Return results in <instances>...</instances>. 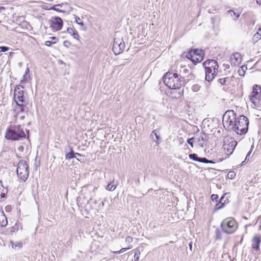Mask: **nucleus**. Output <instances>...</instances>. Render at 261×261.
Listing matches in <instances>:
<instances>
[{
	"instance_id": "1",
	"label": "nucleus",
	"mask_w": 261,
	"mask_h": 261,
	"mask_svg": "<svg viewBox=\"0 0 261 261\" xmlns=\"http://www.w3.org/2000/svg\"><path fill=\"white\" fill-rule=\"evenodd\" d=\"M5 138L10 141H18L25 138V134L20 125H10L7 129Z\"/></svg>"
},
{
	"instance_id": "2",
	"label": "nucleus",
	"mask_w": 261,
	"mask_h": 261,
	"mask_svg": "<svg viewBox=\"0 0 261 261\" xmlns=\"http://www.w3.org/2000/svg\"><path fill=\"white\" fill-rule=\"evenodd\" d=\"M163 82L168 88L174 90L180 89V84L178 83L179 74L176 70L171 69L164 75Z\"/></svg>"
},
{
	"instance_id": "3",
	"label": "nucleus",
	"mask_w": 261,
	"mask_h": 261,
	"mask_svg": "<svg viewBox=\"0 0 261 261\" xmlns=\"http://www.w3.org/2000/svg\"><path fill=\"white\" fill-rule=\"evenodd\" d=\"M249 123L248 118L241 115L237 119L232 130L238 135H245L248 132Z\"/></svg>"
},
{
	"instance_id": "4",
	"label": "nucleus",
	"mask_w": 261,
	"mask_h": 261,
	"mask_svg": "<svg viewBox=\"0 0 261 261\" xmlns=\"http://www.w3.org/2000/svg\"><path fill=\"white\" fill-rule=\"evenodd\" d=\"M221 227L225 233L231 234L237 229L238 224L233 218L228 217L222 221Z\"/></svg>"
},
{
	"instance_id": "5",
	"label": "nucleus",
	"mask_w": 261,
	"mask_h": 261,
	"mask_svg": "<svg viewBox=\"0 0 261 261\" xmlns=\"http://www.w3.org/2000/svg\"><path fill=\"white\" fill-rule=\"evenodd\" d=\"M237 115L233 110L227 111L223 116V124L228 130H232L237 120Z\"/></svg>"
},
{
	"instance_id": "6",
	"label": "nucleus",
	"mask_w": 261,
	"mask_h": 261,
	"mask_svg": "<svg viewBox=\"0 0 261 261\" xmlns=\"http://www.w3.org/2000/svg\"><path fill=\"white\" fill-rule=\"evenodd\" d=\"M16 172L21 180L25 181L28 179L29 175V166L25 161L22 160L19 161Z\"/></svg>"
},
{
	"instance_id": "7",
	"label": "nucleus",
	"mask_w": 261,
	"mask_h": 261,
	"mask_svg": "<svg viewBox=\"0 0 261 261\" xmlns=\"http://www.w3.org/2000/svg\"><path fill=\"white\" fill-rule=\"evenodd\" d=\"M204 51L201 49H192L186 55V57L190 59L193 64H196L201 62L203 59Z\"/></svg>"
},
{
	"instance_id": "8",
	"label": "nucleus",
	"mask_w": 261,
	"mask_h": 261,
	"mask_svg": "<svg viewBox=\"0 0 261 261\" xmlns=\"http://www.w3.org/2000/svg\"><path fill=\"white\" fill-rule=\"evenodd\" d=\"M251 102L256 107L261 106V87L258 85L253 86L251 94L249 96Z\"/></svg>"
},
{
	"instance_id": "9",
	"label": "nucleus",
	"mask_w": 261,
	"mask_h": 261,
	"mask_svg": "<svg viewBox=\"0 0 261 261\" xmlns=\"http://www.w3.org/2000/svg\"><path fill=\"white\" fill-rule=\"evenodd\" d=\"M237 142L232 138L225 139L224 141L223 148L225 153L228 156L233 152Z\"/></svg>"
},
{
	"instance_id": "10",
	"label": "nucleus",
	"mask_w": 261,
	"mask_h": 261,
	"mask_svg": "<svg viewBox=\"0 0 261 261\" xmlns=\"http://www.w3.org/2000/svg\"><path fill=\"white\" fill-rule=\"evenodd\" d=\"M23 88L24 87L21 85H17L16 86L14 92V98L16 103L28 102L24 97L23 90H21V89Z\"/></svg>"
},
{
	"instance_id": "11",
	"label": "nucleus",
	"mask_w": 261,
	"mask_h": 261,
	"mask_svg": "<svg viewBox=\"0 0 261 261\" xmlns=\"http://www.w3.org/2000/svg\"><path fill=\"white\" fill-rule=\"evenodd\" d=\"M125 48V43L122 38H115L114 39L113 51L115 55L120 54Z\"/></svg>"
},
{
	"instance_id": "12",
	"label": "nucleus",
	"mask_w": 261,
	"mask_h": 261,
	"mask_svg": "<svg viewBox=\"0 0 261 261\" xmlns=\"http://www.w3.org/2000/svg\"><path fill=\"white\" fill-rule=\"evenodd\" d=\"M205 69H210L214 71V73H218L219 65L216 60L213 59L207 60L203 63Z\"/></svg>"
},
{
	"instance_id": "13",
	"label": "nucleus",
	"mask_w": 261,
	"mask_h": 261,
	"mask_svg": "<svg viewBox=\"0 0 261 261\" xmlns=\"http://www.w3.org/2000/svg\"><path fill=\"white\" fill-rule=\"evenodd\" d=\"M49 23L50 27L55 31H59L63 27V20L60 17L58 16L53 17L51 20H50Z\"/></svg>"
},
{
	"instance_id": "14",
	"label": "nucleus",
	"mask_w": 261,
	"mask_h": 261,
	"mask_svg": "<svg viewBox=\"0 0 261 261\" xmlns=\"http://www.w3.org/2000/svg\"><path fill=\"white\" fill-rule=\"evenodd\" d=\"M76 156L81 157L80 159L76 158L77 160H78L79 161L83 163L85 162V158L84 156H83L79 153H74L73 148L72 147H70V151L66 154V159L70 160L74 158H76Z\"/></svg>"
},
{
	"instance_id": "15",
	"label": "nucleus",
	"mask_w": 261,
	"mask_h": 261,
	"mask_svg": "<svg viewBox=\"0 0 261 261\" xmlns=\"http://www.w3.org/2000/svg\"><path fill=\"white\" fill-rule=\"evenodd\" d=\"M189 158L194 161L203 163H214L211 160H208L205 158L199 157L196 153H191L189 154Z\"/></svg>"
},
{
	"instance_id": "16",
	"label": "nucleus",
	"mask_w": 261,
	"mask_h": 261,
	"mask_svg": "<svg viewBox=\"0 0 261 261\" xmlns=\"http://www.w3.org/2000/svg\"><path fill=\"white\" fill-rule=\"evenodd\" d=\"M242 61L241 55L238 53L233 54L231 57V64H233L234 66L239 65Z\"/></svg>"
},
{
	"instance_id": "17",
	"label": "nucleus",
	"mask_w": 261,
	"mask_h": 261,
	"mask_svg": "<svg viewBox=\"0 0 261 261\" xmlns=\"http://www.w3.org/2000/svg\"><path fill=\"white\" fill-rule=\"evenodd\" d=\"M214 73V71L210 69H205V81L210 82L213 80V79L215 77V76L217 75L218 73Z\"/></svg>"
},
{
	"instance_id": "18",
	"label": "nucleus",
	"mask_w": 261,
	"mask_h": 261,
	"mask_svg": "<svg viewBox=\"0 0 261 261\" xmlns=\"http://www.w3.org/2000/svg\"><path fill=\"white\" fill-rule=\"evenodd\" d=\"M28 103V102L16 103L19 111L15 116V117H17L20 113H27L29 111V108L27 107Z\"/></svg>"
},
{
	"instance_id": "19",
	"label": "nucleus",
	"mask_w": 261,
	"mask_h": 261,
	"mask_svg": "<svg viewBox=\"0 0 261 261\" xmlns=\"http://www.w3.org/2000/svg\"><path fill=\"white\" fill-rule=\"evenodd\" d=\"M179 80L178 83L180 84V87L182 86H185L189 80L191 79V78L193 76V74L190 73L188 76V78L186 79L185 77H182L181 76L180 73L179 74Z\"/></svg>"
},
{
	"instance_id": "20",
	"label": "nucleus",
	"mask_w": 261,
	"mask_h": 261,
	"mask_svg": "<svg viewBox=\"0 0 261 261\" xmlns=\"http://www.w3.org/2000/svg\"><path fill=\"white\" fill-rule=\"evenodd\" d=\"M8 224L7 219L6 217L4 212L0 210V226L4 227L7 226Z\"/></svg>"
},
{
	"instance_id": "21",
	"label": "nucleus",
	"mask_w": 261,
	"mask_h": 261,
	"mask_svg": "<svg viewBox=\"0 0 261 261\" xmlns=\"http://www.w3.org/2000/svg\"><path fill=\"white\" fill-rule=\"evenodd\" d=\"M154 136H155L156 138V140L154 141H155L156 144L159 145V141L161 139V137L159 133V130H158L157 129L153 130L150 135V137L153 140H154Z\"/></svg>"
},
{
	"instance_id": "22",
	"label": "nucleus",
	"mask_w": 261,
	"mask_h": 261,
	"mask_svg": "<svg viewBox=\"0 0 261 261\" xmlns=\"http://www.w3.org/2000/svg\"><path fill=\"white\" fill-rule=\"evenodd\" d=\"M229 80V78L228 77H226L225 78L219 79L218 81L222 86L228 85L230 82Z\"/></svg>"
},
{
	"instance_id": "23",
	"label": "nucleus",
	"mask_w": 261,
	"mask_h": 261,
	"mask_svg": "<svg viewBox=\"0 0 261 261\" xmlns=\"http://www.w3.org/2000/svg\"><path fill=\"white\" fill-rule=\"evenodd\" d=\"M227 13L230 14L231 17H234L233 18L234 20H236L238 17L240 16V13H236L233 10H230L227 11Z\"/></svg>"
},
{
	"instance_id": "24",
	"label": "nucleus",
	"mask_w": 261,
	"mask_h": 261,
	"mask_svg": "<svg viewBox=\"0 0 261 261\" xmlns=\"http://www.w3.org/2000/svg\"><path fill=\"white\" fill-rule=\"evenodd\" d=\"M260 240V237L258 236H254L252 240V245H259Z\"/></svg>"
},
{
	"instance_id": "25",
	"label": "nucleus",
	"mask_w": 261,
	"mask_h": 261,
	"mask_svg": "<svg viewBox=\"0 0 261 261\" xmlns=\"http://www.w3.org/2000/svg\"><path fill=\"white\" fill-rule=\"evenodd\" d=\"M116 188V186L114 184V181L109 184L106 187V189L109 191H113Z\"/></svg>"
},
{
	"instance_id": "26",
	"label": "nucleus",
	"mask_w": 261,
	"mask_h": 261,
	"mask_svg": "<svg viewBox=\"0 0 261 261\" xmlns=\"http://www.w3.org/2000/svg\"><path fill=\"white\" fill-rule=\"evenodd\" d=\"M225 206V202L220 203V202H217L215 205V211L223 208Z\"/></svg>"
},
{
	"instance_id": "27",
	"label": "nucleus",
	"mask_w": 261,
	"mask_h": 261,
	"mask_svg": "<svg viewBox=\"0 0 261 261\" xmlns=\"http://www.w3.org/2000/svg\"><path fill=\"white\" fill-rule=\"evenodd\" d=\"M261 39V36L259 35V34L257 32L252 37V41L254 43L258 41L259 40Z\"/></svg>"
},
{
	"instance_id": "28",
	"label": "nucleus",
	"mask_w": 261,
	"mask_h": 261,
	"mask_svg": "<svg viewBox=\"0 0 261 261\" xmlns=\"http://www.w3.org/2000/svg\"><path fill=\"white\" fill-rule=\"evenodd\" d=\"M204 136H200L198 138H196L197 141L200 142V141L206 142L208 140V138L205 133H203Z\"/></svg>"
},
{
	"instance_id": "29",
	"label": "nucleus",
	"mask_w": 261,
	"mask_h": 261,
	"mask_svg": "<svg viewBox=\"0 0 261 261\" xmlns=\"http://www.w3.org/2000/svg\"><path fill=\"white\" fill-rule=\"evenodd\" d=\"M135 252L134 259L135 261H137L139 259V255L140 254V250L138 249H134L133 250Z\"/></svg>"
},
{
	"instance_id": "30",
	"label": "nucleus",
	"mask_w": 261,
	"mask_h": 261,
	"mask_svg": "<svg viewBox=\"0 0 261 261\" xmlns=\"http://www.w3.org/2000/svg\"><path fill=\"white\" fill-rule=\"evenodd\" d=\"M236 175V174L235 172L233 171H230L228 173L227 177L229 179H233L235 177Z\"/></svg>"
},
{
	"instance_id": "31",
	"label": "nucleus",
	"mask_w": 261,
	"mask_h": 261,
	"mask_svg": "<svg viewBox=\"0 0 261 261\" xmlns=\"http://www.w3.org/2000/svg\"><path fill=\"white\" fill-rule=\"evenodd\" d=\"M200 89V86L198 84H194L192 87V89L194 92H198Z\"/></svg>"
},
{
	"instance_id": "32",
	"label": "nucleus",
	"mask_w": 261,
	"mask_h": 261,
	"mask_svg": "<svg viewBox=\"0 0 261 261\" xmlns=\"http://www.w3.org/2000/svg\"><path fill=\"white\" fill-rule=\"evenodd\" d=\"M215 234H216V238L218 240H220L221 237V232L218 229H217L215 231Z\"/></svg>"
},
{
	"instance_id": "33",
	"label": "nucleus",
	"mask_w": 261,
	"mask_h": 261,
	"mask_svg": "<svg viewBox=\"0 0 261 261\" xmlns=\"http://www.w3.org/2000/svg\"><path fill=\"white\" fill-rule=\"evenodd\" d=\"M189 70H188L185 66L181 67L180 69V73H189Z\"/></svg>"
},
{
	"instance_id": "34",
	"label": "nucleus",
	"mask_w": 261,
	"mask_h": 261,
	"mask_svg": "<svg viewBox=\"0 0 261 261\" xmlns=\"http://www.w3.org/2000/svg\"><path fill=\"white\" fill-rule=\"evenodd\" d=\"M3 191H4V192H1L0 194L1 198H5L8 193L7 189H3Z\"/></svg>"
},
{
	"instance_id": "35",
	"label": "nucleus",
	"mask_w": 261,
	"mask_h": 261,
	"mask_svg": "<svg viewBox=\"0 0 261 261\" xmlns=\"http://www.w3.org/2000/svg\"><path fill=\"white\" fill-rule=\"evenodd\" d=\"M129 248H129V247L128 248H122L121 249H120L119 251L114 252V253L116 254L122 253L124 252L125 251H126L127 250L129 249Z\"/></svg>"
},
{
	"instance_id": "36",
	"label": "nucleus",
	"mask_w": 261,
	"mask_h": 261,
	"mask_svg": "<svg viewBox=\"0 0 261 261\" xmlns=\"http://www.w3.org/2000/svg\"><path fill=\"white\" fill-rule=\"evenodd\" d=\"M71 36H72L74 39L80 40V36L76 30L73 33V34H72Z\"/></svg>"
},
{
	"instance_id": "37",
	"label": "nucleus",
	"mask_w": 261,
	"mask_h": 261,
	"mask_svg": "<svg viewBox=\"0 0 261 261\" xmlns=\"http://www.w3.org/2000/svg\"><path fill=\"white\" fill-rule=\"evenodd\" d=\"M75 22L77 24H79V25H80L82 27H83L84 25V23L83 21H81L80 22H79V21H80L81 20L80 17L76 16H75Z\"/></svg>"
},
{
	"instance_id": "38",
	"label": "nucleus",
	"mask_w": 261,
	"mask_h": 261,
	"mask_svg": "<svg viewBox=\"0 0 261 261\" xmlns=\"http://www.w3.org/2000/svg\"><path fill=\"white\" fill-rule=\"evenodd\" d=\"M9 50V47L7 46H0V53L1 52H6Z\"/></svg>"
},
{
	"instance_id": "39",
	"label": "nucleus",
	"mask_w": 261,
	"mask_h": 261,
	"mask_svg": "<svg viewBox=\"0 0 261 261\" xmlns=\"http://www.w3.org/2000/svg\"><path fill=\"white\" fill-rule=\"evenodd\" d=\"M196 139L195 138H189L187 140L188 143L192 147H193V140Z\"/></svg>"
},
{
	"instance_id": "40",
	"label": "nucleus",
	"mask_w": 261,
	"mask_h": 261,
	"mask_svg": "<svg viewBox=\"0 0 261 261\" xmlns=\"http://www.w3.org/2000/svg\"><path fill=\"white\" fill-rule=\"evenodd\" d=\"M218 195L217 194H213L211 196V199L213 201H215L216 202H218Z\"/></svg>"
},
{
	"instance_id": "41",
	"label": "nucleus",
	"mask_w": 261,
	"mask_h": 261,
	"mask_svg": "<svg viewBox=\"0 0 261 261\" xmlns=\"http://www.w3.org/2000/svg\"><path fill=\"white\" fill-rule=\"evenodd\" d=\"M75 31V30L73 28L71 27H69L67 29V32L71 35H72V34H73V33Z\"/></svg>"
},
{
	"instance_id": "42",
	"label": "nucleus",
	"mask_w": 261,
	"mask_h": 261,
	"mask_svg": "<svg viewBox=\"0 0 261 261\" xmlns=\"http://www.w3.org/2000/svg\"><path fill=\"white\" fill-rule=\"evenodd\" d=\"M29 68H27L25 71V74L23 75V80L21 81V83H22L24 81L27 80V75L29 73Z\"/></svg>"
},
{
	"instance_id": "43",
	"label": "nucleus",
	"mask_w": 261,
	"mask_h": 261,
	"mask_svg": "<svg viewBox=\"0 0 261 261\" xmlns=\"http://www.w3.org/2000/svg\"><path fill=\"white\" fill-rule=\"evenodd\" d=\"M133 239L132 237L128 236L125 239V242L126 243L129 244L133 242Z\"/></svg>"
},
{
	"instance_id": "44",
	"label": "nucleus",
	"mask_w": 261,
	"mask_h": 261,
	"mask_svg": "<svg viewBox=\"0 0 261 261\" xmlns=\"http://www.w3.org/2000/svg\"><path fill=\"white\" fill-rule=\"evenodd\" d=\"M63 45L66 47L69 48L71 45V43L69 41L66 40L64 41Z\"/></svg>"
},
{
	"instance_id": "45",
	"label": "nucleus",
	"mask_w": 261,
	"mask_h": 261,
	"mask_svg": "<svg viewBox=\"0 0 261 261\" xmlns=\"http://www.w3.org/2000/svg\"><path fill=\"white\" fill-rule=\"evenodd\" d=\"M251 153V150L249 151L245 158V160L242 163V164H243L245 162H247L249 160V156H250V154Z\"/></svg>"
},
{
	"instance_id": "46",
	"label": "nucleus",
	"mask_w": 261,
	"mask_h": 261,
	"mask_svg": "<svg viewBox=\"0 0 261 261\" xmlns=\"http://www.w3.org/2000/svg\"><path fill=\"white\" fill-rule=\"evenodd\" d=\"M53 44H55V42H53L52 41H46L45 42V45L47 46H50Z\"/></svg>"
},
{
	"instance_id": "47",
	"label": "nucleus",
	"mask_w": 261,
	"mask_h": 261,
	"mask_svg": "<svg viewBox=\"0 0 261 261\" xmlns=\"http://www.w3.org/2000/svg\"><path fill=\"white\" fill-rule=\"evenodd\" d=\"M238 72L240 76H244L245 73V71L240 68L239 69Z\"/></svg>"
},
{
	"instance_id": "48",
	"label": "nucleus",
	"mask_w": 261,
	"mask_h": 261,
	"mask_svg": "<svg viewBox=\"0 0 261 261\" xmlns=\"http://www.w3.org/2000/svg\"><path fill=\"white\" fill-rule=\"evenodd\" d=\"M226 195V193H225L220 198V199H219V202H220V203H223V200L225 198V196Z\"/></svg>"
},
{
	"instance_id": "49",
	"label": "nucleus",
	"mask_w": 261,
	"mask_h": 261,
	"mask_svg": "<svg viewBox=\"0 0 261 261\" xmlns=\"http://www.w3.org/2000/svg\"><path fill=\"white\" fill-rule=\"evenodd\" d=\"M59 6H60V5H56V6H54L53 7H52L51 8V9L54 10L56 11L61 12L62 11L60 10L59 9H57L56 8L57 7Z\"/></svg>"
},
{
	"instance_id": "50",
	"label": "nucleus",
	"mask_w": 261,
	"mask_h": 261,
	"mask_svg": "<svg viewBox=\"0 0 261 261\" xmlns=\"http://www.w3.org/2000/svg\"><path fill=\"white\" fill-rule=\"evenodd\" d=\"M50 38L53 41V42H55V43H56L58 40L56 37H51Z\"/></svg>"
},
{
	"instance_id": "51",
	"label": "nucleus",
	"mask_w": 261,
	"mask_h": 261,
	"mask_svg": "<svg viewBox=\"0 0 261 261\" xmlns=\"http://www.w3.org/2000/svg\"><path fill=\"white\" fill-rule=\"evenodd\" d=\"M242 70H244V71L245 72V71L247 70V67L246 65H242L240 68Z\"/></svg>"
},
{
	"instance_id": "52",
	"label": "nucleus",
	"mask_w": 261,
	"mask_h": 261,
	"mask_svg": "<svg viewBox=\"0 0 261 261\" xmlns=\"http://www.w3.org/2000/svg\"><path fill=\"white\" fill-rule=\"evenodd\" d=\"M183 90L181 91H179L178 93V96L177 97H180L183 95Z\"/></svg>"
},
{
	"instance_id": "53",
	"label": "nucleus",
	"mask_w": 261,
	"mask_h": 261,
	"mask_svg": "<svg viewBox=\"0 0 261 261\" xmlns=\"http://www.w3.org/2000/svg\"><path fill=\"white\" fill-rule=\"evenodd\" d=\"M253 249H254L255 250L258 251L259 250L260 246H253Z\"/></svg>"
},
{
	"instance_id": "54",
	"label": "nucleus",
	"mask_w": 261,
	"mask_h": 261,
	"mask_svg": "<svg viewBox=\"0 0 261 261\" xmlns=\"http://www.w3.org/2000/svg\"><path fill=\"white\" fill-rule=\"evenodd\" d=\"M11 208V205H7L6 206L5 209L6 211H10Z\"/></svg>"
},
{
	"instance_id": "55",
	"label": "nucleus",
	"mask_w": 261,
	"mask_h": 261,
	"mask_svg": "<svg viewBox=\"0 0 261 261\" xmlns=\"http://www.w3.org/2000/svg\"><path fill=\"white\" fill-rule=\"evenodd\" d=\"M223 202H225V205L227 204L229 202L228 199L227 198L226 199H225L223 201Z\"/></svg>"
},
{
	"instance_id": "56",
	"label": "nucleus",
	"mask_w": 261,
	"mask_h": 261,
	"mask_svg": "<svg viewBox=\"0 0 261 261\" xmlns=\"http://www.w3.org/2000/svg\"><path fill=\"white\" fill-rule=\"evenodd\" d=\"M256 3L259 5H261V0H256Z\"/></svg>"
},
{
	"instance_id": "57",
	"label": "nucleus",
	"mask_w": 261,
	"mask_h": 261,
	"mask_svg": "<svg viewBox=\"0 0 261 261\" xmlns=\"http://www.w3.org/2000/svg\"><path fill=\"white\" fill-rule=\"evenodd\" d=\"M257 32L261 36V27L258 30Z\"/></svg>"
},
{
	"instance_id": "58",
	"label": "nucleus",
	"mask_w": 261,
	"mask_h": 261,
	"mask_svg": "<svg viewBox=\"0 0 261 261\" xmlns=\"http://www.w3.org/2000/svg\"><path fill=\"white\" fill-rule=\"evenodd\" d=\"M5 8L4 7H0V12L2 10H5Z\"/></svg>"
},
{
	"instance_id": "59",
	"label": "nucleus",
	"mask_w": 261,
	"mask_h": 261,
	"mask_svg": "<svg viewBox=\"0 0 261 261\" xmlns=\"http://www.w3.org/2000/svg\"><path fill=\"white\" fill-rule=\"evenodd\" d=\"M100 204H101L102 206H104V205H105V203H104V202H103V201H102V202H101L100 203Z\"/></svg>"
},
{
	"instance_id": "60",
	"label": "nucleus",
	"mask_w": 261,
	"mask_h": 261,
	"mask_svg": "<svg viewBox=\"0 0 261 261\" xmlns=\"http://www.w3.org/2000/svg\"><path fill=\"white\" fill-rule=\"evenodd\" d=\"M24 116H21L20 118V119L21 120H23V119H24Z\"/></svg>"
},
{
	"instance_id": "61",
	"label": "nucleus",
	"mask_w": 261,
	"mask_h": 261,
	"mask_svg": "<svg viewBox=\"0 0 261 261\" xmlns=\"http://www.w3.org/2000/svg\"><path fill=\"white\" fill-rule=\"evenodd\" d=\"M0 183H1V186L4 188V187L2 185V181H0Z\"/></svg>"
},
{
	"instance_id": "62",
	"label": "nucleus",
	"mask_w": 261,
	"mask_h": 261,
	"mask_svg": "<svg viewBox=\"0 0 261 261\" xmlns=\"http://www.w3.org/2000/svg\"><path fill=\"white\" fill-rule=\"evenodd\" d=\"M192 247H193V246H189V247H190V249L191 250H192Z\"/></svg>"
},
{
	"instance_id": "63",
	"label": "nucleus",
	"mask_w": 261,
	"mask_h": 261,
	"mask_svg": "<svg viewBox=\"0 0 261 261\" xmlns=\"http://www.w3.org/2000/svg\"><path fill=\"white\" fill-rule=\"evenodd\" d=\"M188 245H192V241H191V242L189 243V244H188Z\"/></svg>"
},
{
	"instance_id": "64",
	"label": "nucleus",
	"mask_w": 261,
	"mask_h": 261,
	"mask_svg": "<svg viewBox=\"0 0 261 261\" xmlns=\"http://www.w3.org/2000/svg\"><path fill=\"white\" fill-rule=\"evenodd\" d=\"M211 20H212V22H214V18H212Z\"/></svg>"
}]
</instances>
